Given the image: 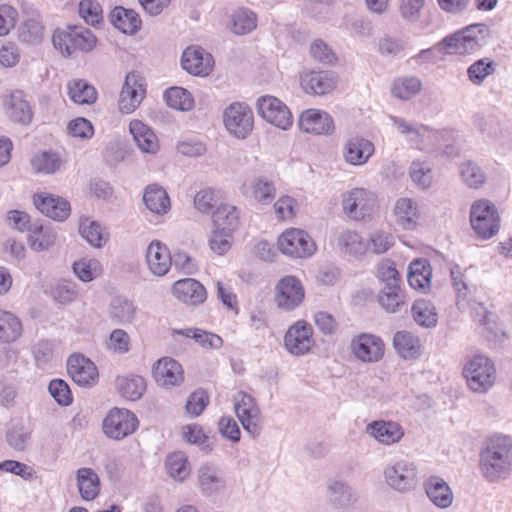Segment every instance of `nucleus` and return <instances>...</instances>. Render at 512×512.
I'll return each instance as SVG.
<instances>
[{
    "instance_id": "aec40b11",
    "label": "nucleus",
    "mask_w": 512,
    "mask_h": 512,
    "mask_svg": "<svg viewBox=\"0 0 512 512\" xmlns=\"http://www.w3.org/2000/svg\"><path fill=\"white\" fill-rule=\"evenodd\" d=\"M3 107L7 116L14 122L29 124L33 117L32 108L24 93L11 91L3 96Z\"/></svg>"
},
{
    "instance_id": "864d4df0",
    "label": "nucleus",
    "mask_w": 512,
    "mask_h": 512,
    "mask_svg": "<svg viewBox=\"0 0 512 512\" xmlns=\"http://www.w3.org/2000/svg\"><path fill=\"white\" fill-rule=\"evenodd\" d=\"M474 126L484 136L497 139L502 134V125L499 118L492 114H477L473 120Z\"/></svg>"
},
{
    "instance_id": "4c0bfd02",
    "label": "nucleus",
    "mask_w": 512,
    "mask_h": 512,
    "mask_svg": "<svg viewBox=\"0 0 512 512\" xmlns=\"http://www.w3.org/2000/svg\"><path fill=\"white\" fill-rule=\"evenodd\" d=\"M29 243L33 250L44 251L52 247L57 238L55 229L50 225L34 223L29 228Z\"/></svg>"
},
{
    "instance_id": "e433bc0d",
    "label": "nucleus",
    "mask_w": 512,
    "mask_h": 512,
    "mask_svg": "<svg viewBox=\"0 0 512 512\" xmlns=\"http://www.w3.org/2000/svg\"><path fill=\"white\" fill-rule=\"evenodd\" d=\"M198 480L201 491L206 495L215 494L225 487L222 473L214 465H202L198 471Z\"/></svg>"
},
{
    "instance_id": "20e7f679",
    "label": "nucleus",
    "mask_w": 512,
    "mask_h": 512,
    "mask_svg": "<svg viewBox=\"0 0 512 512\" xmlns=\"http://www.w3.org/2000/svg\"><path fill=\"white\" fill-rule=\"evenodd\" d=\"M469 220L472 230L482 240L493 238L501 227V218L498 210L487 199L473 202L470 208Z\"/></svg>"
},
{
    "instance_id": "774afa93",
    "label": "nucleus",
    "mask_w": 512,
    "mask_h": 512,
    "mask_svg": "<svg viewBox=\"0 0 512 512\" xmlns=\"http://www.w3.org/2000/svg\"><path fill=\"white\" fill-rule=\"evenodd\" d=\"M79 15L87 24L95 26L102 21V7L95 0H82L79 3Z\"/></svg>"
},
{
    "instance_id": "9d476101",
    "label": "nucleus",
    "mask_w": 512,
    "mask_h": 512,
    "mask_svg": "<svg viewBox=\"0 0 512 512\" xmlns=\"http://www.w3.org/2000/svg\"><path fill=\"white\" fill-rule=\"evenodd\" d=\"M223 121L231 135L238 139H245L253 129V111L248 105L235 102L225 109Z\"/></svg>"
},
{
    "instance_id": "6e6552de",
    "label": "nucleus",
    "mask_w": 512,
    "mask_h": 512,
    "mask_svg": "<svg viewBox=\"0 0 512 512\" xmlns=\"http://www.w3.org/2000/svg\"><path fill=\"white\" fill-rule=\"evenodd\" d=\"M277 244L283 254L294 258L309 257L316 250V245L309 234L298 228L285 230L278 238Z\"/></svg>"
},
{
    "instance_id": "8fccbe9b",
    "label": "nucleus",
    "mask_w": 512,
    "mask_h": 512,
    "mask_svg": "<svg viewBox=\"0 0 512 512\" xmlns=\"http://www.w3.org/2000/svg\"><path fill=\"white\" fill-rule=\"evenodd\" d=\"M496 67V62L488 57L478 59L467 68V77L472 84L480 86L495 73Z\"/></svg>"
},
{
    "instance_id": "a211bd4d",
    "label": "nucleus",
    "mask_w": 512,
    "mask_h": 512,
    "mask_svg": "<svg viewBox=\"0 0 512 512\" xmlns=\"http://www.w3.org/2000/svg\"><path fill=\"white\" fill-rule=\"evenodd\" d=\"M471 315L475 322L482 327L481 334L489 341L498 342L505 338L503 325L498 316L488 311L482 303H475L471 307Z\"/></svg>"
},
{
    "instance_id": "423d86ee",
    "label": "nucleus",
    "mask_w": 512,
    "mask_h": 512,
    "mask_svg": "<svg viewBox=\"0 0 512 512\" xmlns=\"http://www.w3.org/2000/svg\"><path fill=\"white\" fill-rule=\"evenodd\" d=\"M383 478L393 491L407 493L414 490L418 484V468L409 460L391 461L383 469Z\"/></svg>"
},
{
    "instance_id": "dca6fc26",
    "label": "nucleus",
    "mask_w": 512,
    "mask_h": 512,
    "mask_svg": "<svg viewBox=\"0 0 512 512\" xmlns=\"http://www.w3.org/2000/svg\"><path fill=\"white\" fill-rule=\"evenodd\" d=\"M314 345L312 326L299 320L289 327L284 337L286 350L295 356L305 355Z\"/></svg>"
},
{
    "instance_id": "2f4dec72",
    "label": "nucleus",
    "mask_w": 512,
    "mask_h": 512,
    "mask_svg": "<svg viewBox=\"0 0 512 512\" xmlns=\"http://www.w3.org/2000/svg\"><path fill=\"white\" fill-rule=\"evenodd\" d=\"M129 131L137 147L143 153L156 154L159 151V142L154 131L140 120H132Z\"/></svg>"
},
{
    "instance_id": "7c9ffc66",
    "label": "nucleus",
    "mask_w": 512,
    "mask_h": 512,
    "mask_svg": "<svg viewBox=\"0 0 512 512\" xmlns=\"http://www.w3.org/2000/svg\"><path fill=\"white\" fill-rule=\"evenodd\" d=\"M429 500L438 508L446 509L453 503V492L449 484L439 476L428 477L423 484Z\"/></svg>"
},
{
    "instance_id": "09e8293b",
    "label": "nucleus",
    "mask_w": 512,
    "mask_h": 512,
    "mask_svg": "<svg viewBox=\"0 0 512 512\" xmlns=\"http://www.w3.org/2000/svg\"><path fill=\"white\" fill-rule=\"evenodd\" d=\"M68 95L77 104H92L97 99L96 89L86 81L78 79L68 83Z\"/></svg>"
},
{
    "instance_id": "de8ad7c7",
    "label": "nucleus",
    "mask_w": 512,
    "mask_h": 512,
    "mask_svg": "<svg viewBox=\"0 0 512 512\" xmlns=\"http://www.w3.org/2000/svg\"><path fill=\"white\" fill-rule=\"evenodd\" d=\"M412 316L417 324L423 327H434L438 322L435 306L427 300H416L411 308Z\"/></svg>"
},
{
    "instance_id": "412c9836",
    "label": "nucleus",
    "mask_w": 512,
    "mask_h": 512,
    "mask_svg": "<svg viewBox=\"0 0 512 512\" xmlns=\"http://www.w3.org/2000/svg\"><path fill=\"white\" fill-rule=\"evenodd\" d=\"M300 84L307 94L324 95L336 86V79L330 71H304L300 74Z\"/></svg>"
},
{
    "instance_id": "ea45409f",
    "label": "nucleus",
    "mask_w": 512,
    "mask_h": 512,
    "mask_svg": "<svg viewBox=\"0 0 512 512\" xmlns=\"http://www.w3.org/2000/svg\"><path fill=\"white\" fill-rule=\"evenodd\" d=\"M213 227L219 231L233 233L239 224V213L235 206L221 204L212 215Z\"/></svg>"
},
{
    "instance_id": "3c124183",
    "label": "nucleus",
    "mask_w": 512,
    "mask_h": 512,
    "mask_svg": "<svg viewBox=\"0 0 512 512\" xmlns=\"http://www.w3.org/2000/svg\"><path fill=\"white\" fill-rule=\"evenodd\" d=\"M173 334L183 335L187 338L194 339L198 344L205 348L219 349L223 345V340L219 335L198 328L174 330Z\"/></svg>"
},
{
    "instance_id": "2eb2a0df",
    "label": "nucleus",
    "mask_w": 512,
    "mask_h": 512,
    "mask_svg": "<svg viewBox=\"0 0 512 512\" xmlns=\"http://www.w3.org/2000/svg\"><path fill=\"white\" fill-rule=\"evenodd\" d=\"M146 94L144 79L137 73H128L120 92L118 106L124 114H130L141 104Z\"/></svg>"
},
{
    "instance_id": "6ab92c4d",
    "label": "nucleus",
    "mask_w": 512,
    "mask_h": 512,
    "mask_svg": "<svg viewBox=\"0 0 512 512\" xmlns=\"http://www.w3.org/2000/svg\"><path fill=\"white\" fill-rule=\"evenodd\" d=\"M67 371L72 380L83 387L92 386L98 378L95 364L80 354H73L68 358Z\"/></svg>"
},
{
    "instance_id": "b1692460",
    "label": "nucleus",
    "mask_w": 512,
    "mask_h": 512,
    "mask_svg": "<svg viewBox=\"0 0 512 512\" xmlns=\"http://www.w3.org/2000/svg\"><path fill=\"white\" fill-rule=\"evenodd\" d=\"M172 292L179 301L192 306L202 304L207 298L205 287L192 278L176 281L173 284Z\"/></svg>"
},
{
    "instance_id": "6e6d98bb",
    "label": "nucleus",
    "mask_w": 512,
    "mask_h": 512,
    "mask_svg": "<svg viewBox=\"0 0 512 512\" xmlns=\"http://www.w3.org/2000/svg\"><path fill=\"white\" fill-rule=\"evenodd\" d=\"M422 88V82L415 76L398 78L393 82L392 94L402 100H408L417 95Z\"/></svg>"
},
{
    "instance_id": "cd10ccee",
    "label": "nucleus",
    "mask_w": 512,
    "mask_h": 512,
    "mask_svg": "<svg viewBox=\"0 0 512 512\" xmlns=\"http://www.w3.org/2000/svg\"><path fill=\"white\" fill-rule=\"evenodd\" d=\"M146 261L152 274L164 276L170 270L173 259L168 248L162 242L154 240L147 247Z\"/></svg>"
},
{
    "instance_id": "338daca9",
    "label": "nucleus",
    "mask_w": 512,
    "mask_h": 512,
    "mask_svg": "<svg viewBox=\"0 0 512 512\" xmlns=\"http://www.w3.org/2000/svg\"><path fill=\"white\" fill-rule=\"evenodd\" d=\"M252 194L259 203L269 204L275 198L276 189L273 182L265 178H259L255 180L252 186Z\"/></svg>"
},
{
    "instance_id": "e2e57ef3",
    "label": "nucleus",
    "mask_w": 512,
    "mask_h": 512,
    "mask_svg": "<svg viewBox=\"0 0 512 512\" xmlns=\"http://www.w3.org/2000/svg\"><path fill=\"white\" fill-rule=\"evenodd\" d=\"M73 272L83 282H90L99 277L102 272V265L97 259H80L74 262Z\"/></svg>"
},
{
    "instance_id": "c85d7f7f",
    "label": "nucleus",
    "mask_w": 512,
    "mask_h": 512,
    "mask_svg": "<svg viewBox=\"0 0 512 512\" xmlns=\"http://www.w3.org/2000/svg\"><path fill=\"white\" fill-rule=\"evenodd\" d=\"M374 144L361 136H352L344 147V158L351 165L360 166L368 162L374 154Z\"/></svg>"
},
{
    "instance_id": "473e14b6",
    "label": "nucleus",
    "mask_w": 512,
    "mask_h": 512,
    "mask_svg": "<svg viewBox=\"0 0 512 512\" xmlns=\"http://www.w3.org/2000/svg\"><path fill=\"white\" fill-rule=\"evenodd\" d=\"M327 495L331 505L337 509H347L358 500L356 492L348 483L336 479L329 481Z\"/></svg>"
},
{
    "instance_id": "72a5a7b5",
    "label": "nucleus",
    "mask_w": 512,
    "mask_h": 512,
    "mask_svg": "<svg viewBox=\"0 0 512 512\" xmlns=\"http://www.w3.org/2000/svg\"><path fill=\"white\" fill-rule=\"evenodd\" d=\"M143 202L151 213L158 216L165 215L171 208L168 193L156 183L146 186L143 192Z\"/></svg>"
},
{
    "instance_id": "69168bd1",
    "label": "nucleus",
    "mask_w": 512,
    "mask_h": 512,
    "mask_svg": "<svg viewBox=\"0 0 512 512\" xmlns=\"http://www.w3.org/2000/svg\"><path fill=\"white\" fill-rule=\"evenodd\" d=\"M425 0H400L399 14L407 22L414 24L419 21Z\"/></svg>"
},
{
    "instance_id": "052dcab7",
    "label": "nucleus",
    "mask_w": 512,
    "mask_h": 512,
    "mask_svg": "<svg viewBox=\"0 0 512 512\" xmlns=\"http://www.w3.org/2000/svg\"><path fill=\"white\" fill-rule=\"evenodd\" d=\"M168 474L177 481H183L190 474V466L183 452H174L166 458Z\"/></svg>"
},
{
    "instance_id": "680f3d73",
    "label": "nucleus",
    "mask_w": 512,
    "mask_h": 512,
    "mask_svg": "<svg viewBox=\"0 0 512 512\" xmlns=\"http://www.w3.org/2000/svg\"><path fill=\"white\" fill-rule=\"evenodd\" d=\"M136 308L132 301L116 297L112 300L110 305L111 317L119 323H130L135 317Z\"/></svg>"
},
{
    "instance_id": "5fc2aeb1",
    "label": "nucleus",
    "mask_w": 512,
    "mask_h": 512,
    "mask_svg": "<svg viewBox=\"0 0 512 512\" xmlns=\"http://www.w3.org/2000/svg\"><path fill=\"white\" fill-rule=\"evenodd\" d=\"M79 233L91 246L96 248L102 247L107 241L101 225L89 218L80 221Z\"/></svg>"
},
{
    "instance_id": "f3484780",
    "label": "nucleus",
    "mask_w": 512,
    "mask_h": 512,
    "mask_svg": "<svg viewBox=\"0 0 512 512\" xmlns=\"http://www.w3.org/2000/svg\"><path fill=\"white\" fill-rule=\"evenodd\" d=\"M305 296L301 281L295 276H285L276 285L275 302L285 311L298 307Z\"/></svg>"
},
{
    "instance_id": "bf43d9fd",
    "label": "nucleus",
    "mask_w": 512,
    "mask_h": 512,
    "mask_svg": "<svg viewBox=\"0 0 512 512\" xmlns=\"http://www.w3.org/2000/svg\"><path fill=\"white\" fill-rule=\"evenodd\" d=\"M257 26V17L247 8H241L232 15V30L237 35H244L253 31Z\"/></svg>"
},
{
    "instance_id": "0e129e2a",
    "label": "nucleus",
    "mask_w": 512,
    "mask_h": 512,
    "mask_svg": "<svg viewBox=\"0 0 512 512\" xmlns=\"http://www.w3.org/2000/svg\"><path fill=\"white\" fill-rule=\"evenodd\" d=\"M78 295L77 284L70 280H60L51 288L53 300L63 305L74 302Z\"/></svg>"
},
{
    "instance_id": "79ce46f5",
    "label": "nucleus",
    "mask_w": 512,
    "mask_h": 512,
    "mask_svg": "<svg viewBox=\"0 0 512 512\" xmlns=\"http://www.w3.org/2000/svg\"><path fill=\"white\" fill-rule=\"evenodd\" d=\"M116 387L124 398L136 401L145 392L146 381L139 375L122 376L117 378Z\"/></svg>"
},
{
    "instance_id": "c03bdc74",
    "label": "nucleus",
    "mask_w": 512,
    "mask_h": 512,
    "mask_svg": "<svg viewBox=\"0 0 512 512\" xmlns=\"http://www.w3.org/2000/svg\"><path fill=\"white\" fill-rule=\"evenodd\" d=\"M338 246L341 251L353 255H363L369 250V244L357 232L346 230L340 233L338 237Z\"/></svg>"
},
{
    "instance_id": "a878e982",
    "label": "nucleus",
    "mask_w": 512,
    "mask_h": 512,
    "mask_svg": "<svg viewBox=\"0 0 512 512\" xmlns=\"http://www.w3.org/2000/svg\"><path fill=\"white\" fill-rule=\"evenodd\" d=\"M396 224L404 230H414L420 219L418 202L409 197L396 200L393 208Z\"/></svg>"
},
{
    "instance_id": "5701e85b",
    "label": "nucleus",
    "mask_w": 512,
    "mask_h": 512,
    "mask_svg": "<svg viewBox=\"0 0 512 512\" xmlns=\"http://www.w3.org/2000/svg\"><path fill=\"white\" fill-rule=\"evenodd\" d=\"M155 381L164 387L179 385L184 380L181 364L173 358L164 357L157 361L153 367Z\"/></svg>"
},
{
    "instance_id": "39448f33",
    "label": "nucleus",
    "mask_w": 512,
    "mask_h": 512,
    "mask_svg": "<svg viewBox=\"0 0 512 512\" xmlns=\"http://www.w3.org/2000/svg\"><path fill=\"white\" fill-rule=\"evenodd\" d=\"M463 376L471 391L486 393L495 383L496 368L490 358L477 354L471 357L464 365Z\"/></svg>"
},
{
    "instance_id": "c756f323",
    "label": "nucleus",
    "mask_w": 512,
    "mask_h": 512,
    "mask_svg": "<svg viewBox=\"0 0 512 512\" xmlns=\"http://www.w3.org/2000/svg\"><path fill=\"white\" fill-rule=\"evenodd\" d=\"M366 432L383 445L398 443L404 436L402 426L395 421H373L366 427Z\"/></svg>"
},
{
    "instance_id": "f257e3e1",
    "label": "nucleus",
    "mask_w": 512,
    "mask_h": 512,
    "mask_svg": "<svg viewBox=\"0 0 512 512\" xmlns=\"http://www.w3.org/2000/svg\"><path fill=\"white\" fill-rule=\"evenodd\" d=\"M479 470L490 483H498L512 472V439L503 434L488 437L479 453Z\"/></svg>"
},
{
    "instance_id": "603ef678",
    "label": "nucleus",
    "mask_w": 512,
    "mask_h": 512,
    "mask_svg": "<svg viewBox=\"0 0 512 512\" xmlns=\"http://www.w3.org/2000/svg\"><path fill=\"white\" fill-rule=\"evenodd\" d=\"M62 165V160L57 153L43 151L34 155L31 159V166L37 173L53 174Z\"/></svg>"
},
{
    "instance_id": "9b49d317",
    "label": "nucleus",
    "mask_w": 512,
    "mask_h": 512,
    "mask_svg": "<svg viewBox=\"0 0 512 512\" xmlns=\"http://www.w3.org/2000/svg\"><path fill=\"white\" fill-rule=\"evenodd\" d=\"M376 204V195L364 188H354L342 198L344 213L353 220H361L369 215Z\"/></svg>"
},
{
    "instance_id": "58836bf2",
    "label": "nucleus",
    "mask_w": 512,
    "mask_h": 512,
    "mask_svg": "<svg viewBox=\"0 0 512 512\" xmlns=\"http://www.w3.org/2000/svg\"><path fill=\"white\" fill-rule=\"evenodd\" d=\"M77 486L81 497L86 501L94 500L100 492V479L91 468H80L76 472Z\"/></svg>"
},
{
    "instance_id": "49530a36",
    "label": "nucleus",
    "mask_w": 512,
    "mask_h": 512,
    "mask_svg": "<svg viewBox=\"0 0 512 512\" xmlns=\"http://www.w3.org/2000/svg\"><path fill=\"white\" fill-rule=\"evenodd\" d=\"M459 173L463 183L471 189L482 187L487 179L483 169L472 160L463 161L459 166Z\"/></svg>"
},
{
    "instance_id": "bb28decb",
    "label": "nucleus",
    "mask_w": 512,
    "mask_h": 512,
    "mask_svg": "<svg viewBox=\"0 0 512 512\" xmlns=\"http://www.w3.org/2000/svg\"><path fill=\"white\" fill-rule=\"evenodd\" d=\"M35 207L47 217L63 221L70 214V203L61 197L49 194H36L34 196Z\"/></svg>"
},
{
    "instance_id": "c9c22d12",
    "label": "nucleus",
    "mask_w": 512,
    "mask_h": 512,
    "mask_svg": "<svg viewBox=\"0 0 512 512\" xmlns=\"http://www.w3.org/2000/svg\"><path fill=\"white\" fill-rule=\"evenodd\" d=\"M380 306L387 313H397L407 305V298L401 285L383 286L378 295Z\"/></svg>"
},
{
    "instance_id": "4468645a",
    "label": "nucleus",
    "mask_w": 512,
    "mask_h": 512,
    "mask_svg": "<svg viewBox=\"0 0 512 512\" xmlns=\"http://www.w3.org/2000/svg\"><path fill=\"white\" fill-rule=\"evenodd\" d=\"M352 354L365 363H375L384 356L383 340L374 334L361 333L352 338L350 343Z\"/></svg>"
},
{
    "instance_id": "ddd939ff",
    "label": "nucleus",
    "mask_w": 512,
    "mask_h": 512,
    "mask_svg": "<svg viewBox=\"0 0 512 512\" xmlns=\"http://www.w3.org/2000/svg\"><path fill=\"white\" fill-rule=\"evenodd\" d=\"M259 115L272 125L286 130L292 123V114L288 107L278 98L262 96L257 101Z\"/></svg>"
},
{
    "instance_id": "4d7b16f0",
    "label": "nucleus",
    "mask_w": 512,
    "mask_h": 512,
    "mask_svg": "<svg viewBox=\"0 0 512 512\" xmlns=\"http://www.w3.org/2000/svg\"><path fill=\"white\" fill-rule=\"evenodd\" d=\"M164 98L169 107L188 111L192 109L194 100L191 93L182 87H171L164 93Z\"/></svg>"
},
{
    "instance_id": "37998d69",
    "label": "nucleus",
    "mask_w": 512,
    "mask_h": 512,
    "mask_svg": "<svg viewBox=\"0 0 512 512\" xmlns=\"http://www.w3.org/2000/svg\"><path fill=\"white\" fill-rule=\"evenodd\" d=\"M393 345L404 359H414L420 353V342L417 337L407 331H398L393 338Z\"/></svg>"
},
{
    "instance_id": "f704fd0d",
    "label": "nucleus",
    "mask_w": 512,
    "mask_h": 512,
    "mask_svg": "<svg viewBox=\"0 0 512 512\" xmlns=\"http://www.w3.org/2000/svg\"><path fill=\"white\" fill-rule=\"evenodd\" d=\"M432 269L425 259H416L409 265L407 281L416 290L426 292L431 283Z\"/></svg>"
},
{
    "instance_id": "13d9d810",
    "label": "nucleus",
    "mask_w": 512,
    "mask_h": 512,
    "mask_svg": "<svg viewBox=\"0 0 512 512\" xmlns=\"http://www.w3.org/2000/svg\"><path fill=\"white\" fill-rule=\"evenodd\" d=\"M409 175L420 189H427L432 184V165L428 161L414 160L409 167Z\"/></svg>"
},
{
    "instance_id": "7ed1b4c3",
    "label": "nucleus",
    "mask_w": 512,
    "mask_h": 512,
    "mask_svg": "<svg viewBox=\"0 0 512 512\" xmlns=\"http://www.w3.org/2000/svg\"><path fill=\"white\" fill-rule=\"evenodd\" d=\"M52 42L62 55L73 56L77 52L92 51L96 47L97 38L86 27L70 26L67 30H56Z\"/></svg>"
},
{
    "instance_id": "1a4fd4ad",
    "label": "nucleus",
    "mask_w": 512,
    "mask_h": 512,
    "mask_svg": "<svg viewBox=\"0 0 512 512\" xmlns=\"http://www.w3.org/2000/svg\"><path fill=\"white\" fill-rule=\"evenodd\" d=\"M390 120L412 147L424 150L437 145L441 134L439 131H434L425 125L410 124L397 116H390Z\"/></svg>"
},
{
    "instance_id": "f03ea898",
    "label": "nucleus",
    "mask_w": 512,
    "mask_h": 512,
    "mask_svg": "<svg viewBox=\"0 0 512 512\" xmlns=\"http://www.w3.org/2000/svg\"><path fill=\"white\" fill-rule=\"evenodd\" d=\"M490 34L488 25L477 23L467 26L461 31L455 32L443 38L437 47L447 54L468 55L480 50L484 40Z\"/></svg>"
},
{
    "instance_id": "a18cd8bd",
    "label": "nucleus",
    "mask_w": 512,
    "mask_h": 512,
    "mask_svg": "<svg viewBox=\"0 0 512 512\" xmlns=\"http://www.w3.org/2000/svg\"><path fill=\"white\" fill-rule=\"evenodd\" d=\"M22 334L20 320L11 312L0 310V342L16 341Z\"/></svg>"
},
{
    "instance_id": "0eeeda50",
    "label": "nucleus",
    "mask_w": 512,
    "mask_h": 512,
    "mask_svg": "<svg viewBox=\"0 0 512 512\" xmlns=\"http://www.w3.org/2000/svg\"><path fill=\"white\" fill-rule=\"evenodd\" d=\"M138 425V418L133 412L115 407L104 418L103 432L110 439L122 440L133 434Z\"/></svg>"
},
{
    "instance_id": "a19ab883",
    "label": "nucleus",
    "mask_w": 512,
    "mask_h": 512,
    "mask_svg": "<svg viewBox=\"0 0 512 512\" xmlns=\"http://www.w3.org/2000/svg\"><path fill=\"white\" fill-rule=\"evenodd\" d=\"M113 25L125 34H134L141 27V19L139 15L130 9L116 7L111 14Z\"/></svg>"
},
{
    "instance_id": "393cba45",
    "label": "nucleus",
    "mask_w": 512,
    "mask_h": 512,
    "mask_svg": "<svg viewBox=\"0 0 512 512\" xmlns=\"http://www.w3.org/2000/svg\"><path fill=\"white\" fill-rule=\"evenodd\" d=\"M300 129L315 135L329 134L334 130L332 117L324 111L309 109L304 111L299 119Z\"/></svg>"
},
{
    "instance_id": "f8f14e48",
    "label": "nucleus",
    "mask_w": 512,
    "mask_h": 512,
    "mask_svg": "<svg viewBox=\"0 0 512 512\" xmlns=\"http://www.w3.org/2000/svg\"><path fill=\"white\" fill-rule=\"evenodd\" d=\"M235 412L243 428L253 438L260 435L262 430L261 413L251 395L245 392L238 393L235 399Z\"/></svg>"
},
{
    "instance_id": "4be33fe9",
    "label": "nucleus",
    "mask_w": 512,
    "mask_h": 512,
    "mask_svg": "<svg viewBox=\"0 0 512 512\" xmlns=\"http://www.w3.org/2000/svg\"><path fill=\"white\" fill-rule=\"evenodd\" d=\"M212 55L201 47H188L182 54L183 69L195 76H206L213 68Z\"/></svg>"
}]
</instances>
